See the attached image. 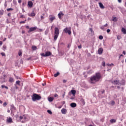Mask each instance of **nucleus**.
<instances>
[{
  "label": "nucleus",
  "instance_id": "nucleus-49",
  "mask_svg": "<svg viewBox=\"0 0 126 126\" xmlns=\"http://www.w3.org/2000/svg\"><path fill=\"white\" fill-rule=\"evenodd\" d=\"M15 89H18V87H17V86L16 85H15Z\"/></svg>",
  "mask_w": 126,
  "mask_h": 126
},
{
  "label": "nucleus",
  "instance_id": "nucleus-31",
  "mask_svg": "<svg viewBox=\"0 0 126 126\" xmlns=\"http://www.w3.org/2000/svg\"><path fill=\"white\" fill-rule=\"evenodd\" d=\"M16 84H17L18 85H20V81H17L16 82Z\"/></svg>",
  "mask_w": 126,
  "mask_h": 126
},
{
  "label": "nucleus",
  "instance_id": "nucleus-19",
  "mask_svg": "<svg viewBox=\"0 0 126 126\" xmlns=\"http://www.w3.org/2000/svg\"><path fill=\"white\" fill-rule=\"evenodd\" d=\"M122 32H123V34H126V30L125 28H122Z\"/></svg>",
  "mask_w": 126,
  "mask_h": 126
},
{
  "label": "nucleus",
  "instance_id": "nucleus-38",
  "mask_svg": "<svg viewBox=\"0 0 126 126\" xmlns=\"http://www.w3.org/2000/svg\"><path fill=\"white\" fill-rule=\"evenodd\" d=\"M0 54L2 57H5V53L2 52V53H1Z\"/></svg>",
  "mask_w": 126,
  "mask_h": 126
},
{
  "label": "nucleus",
  "instance_id": "nucleus-33",
  "mask_svg": "<svg viewBox=\"0 0 126 126\" xmlns=\"http://www.w3.org/2000/svg\"><path fill=\"white\" fill-rule=\"evenodd\" d=\"M2 48H3V51H5V50H6V46L5 45H3Z\"/></svg>",
  "mask_w": 126,
  "mask_h": 126
},
{
  "label": "nucleus",
  "instance_id": "nucleus-22",
  "mask_svg": "<svg viewBox=\"0 0 126 126\" xmlns=\"http://www.w3.org/2000/svg\"><path fill=\"white\" fill-rule=\"evenodd\" d=\"M81 102L83 104V105H85V101L84 100V99L81 98L80 100Z\"/></svg>",
  "mask_w": 126,
  "mask_h": 126
},
{
  "label": "nucleus",
  "instance_id": "nucleus-50",
  "mask_svg": "<svg viewBox=\"0 0 126 126\" xmlns=\"http://www.w3.org/2000/svg\"><path fill=\"white\" fill-rule=\"evenodd\" d=\"M4 5L5 7H6V6H7V4H6V2H5Z\"/></svg>",
  "mask_w": 126,
  "mask_h": 126
},
{
  "label": "nucleus",
  "instance_id": "nucleus-45",
  "mask_svg": "<svg viewBox=\"0 0 126 126\" xmlns=\"http://www.w3.org/2000/svg\"><path fill=\"white\" fill-rule=\"evenodd\" d=\"M117 39H118V40H121V36L120 35H118Z\"/></svg>",
  "mask_w": 126,
  "mask_h": 126
},
{
  "label": "nucleus",
  "instance_id": "nucleus-11",
  "mask_svg": "<svg viewBox=\"0 0 126 126\" xmlns=\"http://www.w3.org/2000/svg\"><path fill=\"white\" fill-rule=\"evenodd\" d=\"M6 121H7V123H9V124L13 122L12 121V118L11 117H7Z\"/></svg>",
  "mask_w": 126,
  "mask_h": 126
},
{
  "label": "nucleus",
  "instance_id": "nucleus-54",
  "mask_svg": "<svg viewBox=\"0 0 126 126\" xmlns=\"http://www.w3.org/2000/svg\"><path fill=\"white\" fill-rule=\"evenodd\" d=\"M65 95V92H64V94H63V98L64 97Z\"/></svg>",
  "mask_w": 126,
  "mask_h": 126
},
{
  "label": "nucleus",
  "instance_id": "nucleus-51",
  "mask_svg": "<svg viewBox=\"0 0 126 126\" xmlns=\"http://www.w3.org/2000/svg\"><path fill=\"white\" fill-rule=\"evenodd\" d=\"M40 18H41V19L43 20V19H44V16H41Z\"/></svg>",
  "mask_w": 126,
  "mask_h": 126
},
{
  "label": "nucleus",
  "instance_id": "nucleus-15",
  "mask_svg": "<svg viewBox=\"0 0 126 126\" xmlns=\"http://www.w3.org/2000/svg\"><path fill=\"white\" fill-rule=\"evenodd\" d=\"M113 84H114V85H120V81L115 80L113 82Z\"/></svg>",
  "mask_w": 126,
  "mask_h": 126
},
{
  "label": "nucleus",
  "instance_id": "nucleus-20",
  "mask_svg": "<svg viewBox=\"0 0 126 126\" xmlns=\"http://www.w3.org/2000/svg\"><path fill=\"white\" fill-rule=\"evenodd\" d=\"M9 82H11V83H12V82H14V80L13 79V78L10 77L9 79Z\"/></svg>",
  "mask_w": 126,
  "mask_h": 126
},
{
  "label": "nucleus",
  "instance_id": "nucleus-18",
  "mask_svg": "<svg viewBox=\"0 0 126 126\" xmlns=\"http://www.w3.org/2000/svg\"><path fill=\"white\" fill-rule=\"evenodd\" d=\"M70 106L72 108H75V107H76V103L74 102L71 103Z\"/></svg>",
  "mask_w": 126,
  "mask_h": 126
},
{
  "label": "nucleus",
  "instance_id": "nucleus-8",
  "mask_svg": "<svg viewBox=\"0 0 126 126\" xmlns=\"http://www.w3.org/2000/svg\"><path fill=\"white\" fill-rule=\"evenodd\" d=\"M36 29H37V27H32L28 31V33H31V32H32V31H35Z\"/></svg>",
  "mask_w": 126,
  "mask_h": 126
},
{
  "label": "nucleus",
  "instance_id": "nucleus-21",
  "mask_svg": "<svg viewBox=\"0 0 126 126\" xmlns=\"http://www.w3.org/2000/svg\"><path fill=\"white\" fill-rule=\"evenodd\" d=\"M53 100H54V98H53L52 97H50L48 98L49 102H53Z\"/></svg>",
  "mask_w": 126,
  "mask_h": 126
},
{
  "label": "nucleus",
  "instance_id": "nucleus-60",
  "mask_svg": "<svg viewBox=\"0 0 126 126\" xmlns=\"http://www.w3.org/2000/svg\"><path fill=\"white\" fill-rule=\"evenodd\" d=\"M121 57H123V54L120 55L119 59H121Z\"/></svg>",
  "mask_w": 126,
  "mask_h": 126
},
{
  "label": "nucleus",
  "instance_id": "nucleus-34",
  "mask_svg": "<svg viewBox=\"0 0 126 126\" xmlns=\"http://www.w3.org/2000/svg\"><path fill=\"white\" fill-rule=\"evenodd\" d=\"M49 33V30H46L45 32V35H48V33Z\"/></svg>",
  "mask_w": 126,
  "mask_h": 126
},
{
  "label": "nucleus",
  "instance_id": "nucleus-35",
  "mask_svg": "<svg viewBox=\"0 0 126 126\" xmlns=\"http://www.w3.org/2000/svg\"><path fill=\"white\" fill-rule=\"evenodd\" d=\"M10 10H13V8H9L7 9V11H10Z\"/></svg>",
  "mask_w": 126,
  "mask_h": 126
},
{
  "label": "nucleus",
  "instance_id": "nucleus-28",
  "mask_svg": "<svg viewBox=\"0 0 126 126\" xmlns=\"http://www.w3.org/2000/svg\"><path fill=\"white\" fill-rule=\"evenodd\" d=\"M60 74V72H58L57 73L55 74L54 75L55 77H57V76H58V75Z\"/></svg>",
  "mask_w": 126,
  "mask_h": 126
},
{
  "label": "nucleus",
  "instance_id": "nucleus-64",
  "mask_svg": "<svg viewBox=\"0 0 126 126\" xmlns=\"http://www.w3.org/2000/svg\"><path fill=\"white\" fill-rule=\"evenodd\" d=\"M126 51H123V54L124 55H126Z\"/></svg>",
  "mask_w": 126,
  "mask_h": 126
},
{
  "label": "nucleus",
  "instance_id": "nucleus-39",
  "mask_svg": "<svg viewBox=\"0 0 126 126\" xmlns=\"http://www.w3.org/2000/svg\"><path fill=\"white\" fill-rule=\"evenodd\" d=\"M58 17L59 19H62V15H61V14H58Z\"/></svg>",
  "mask_w": 126,
  "mask_h": 126
},
{
  "label": "nucleus",
  "instance_id": "nucleus-2",
  "mask_svg": "<svg viewBox=\"0 0 126 126\" xmlns=\"http://www.w3.org/2000/svg\"><path fill=\"white\" fill-rule=\"evenodd\" d=\"M59 35H60V30L58 28H55L54 32V39L56 41L57 39H58V37H59Z\"/></svg>",
  "mask_w": 126,
  "mask_h": 126
},
{
  "label": "nucleus",
  "instance_id": "nucleus-10",
  "mask_svg": "<svg viewBox=\"0 0 126 126\" xmlns=\"http://www.w3.org/2000/svg\"><path fill=\"white\" fill-rule=\"evenodd\" d=\"M28 7H30V8H32V7L33 6V2H32V1H29L28 2Z\"/></svg>",
  "mask_w": 126,
  "mask_h": 126
},
{
  "label": "nucleus",
  "instance_id": "nucleus-36",
  "mask_svg": "<svg viewBox=\"0 0 126 126\" xmlns=\"http://www.w3.org/2000/svg\"><path fill=\"white\" fill-rule=\"evenodd\" d=\"M112 20L113 21H117V17H114L113 19H112Z\"/></svg>",
  "mask_w": 126,
  "mask_h": 126
},
{
  "label": "nucleus",
  "instance_id": "nucleus-52",
  "mask_svg": "<svg viewBox=\"0 0 126 126\" xmlns=\"http://www.w3.org/2000/svg\"><path fill=\"white\" fill-rule=\"evenodd\" d=\"M100 29H101L102 30H104V26L100 27Z\"/></svg>",
  "mask_w": 126,
  "mask_h": 126
},
{
  "label": "nucleus",
  "instance_id": "nucleus-41",
  "mask_svg": "<svg viewBox=\"0 0 126 126\" xmlns=\"http://www.w3.org/2000/svg\"><path fill=\"white\" fill-rule=\"evenodd\" d=\"M59 14H60L61 16H63L64 14L63 13V12H60Z\"/></svg>",
  "mask_w": 126,
  "mask_h": 126
},
{
  "label": "nucleus",
  "instance_id": "nucleus-1",
  "mask_svg": "<svg viewBox=\"0 0 126 126\" xmlns=\"http://www.w3.org/2000/svg\"><path fill=\"white\" fill-rule=\"evenodd\" d=\"M100 78L101 74L100 73H96L95 75L91 77L90 82L92 84H94L95 82H98Z\"/></svg>",
  "mask_w": 126,
  "mask_h": 126
},
{
  "label": "nucleus",
  "instance_id": "nucleus-6",
  "mask_svg": "<svg viewBox=\"0 0 126 126\" xmlns=\"http://www.w3.org/2000/svg\"><path fill=\"white\" fill-rule=\"evenodd\" d=\"M40 55L42 57H50V56L52 55V52L50 51H47L45 52V54L41 53Z\"/></svg>",
  "mask_w": 126,
  "mask_h": 126
},
{
  "label": "nucleus",
  "instance_id": "nucleus-7",
  "mask_svg": "<svg viewBox=\"0 0 126 126\" xmlns=\"http://www.w3.org/2000/svg\"><path fill=\"white\" fill-rule=\"evenodd\" d=\"M55 20H56V17H55V16L53 15H51L50 16H49V20H50L51 23Z\"/></svg>",
  "mask_w": 126,
  "mask_h": 126
},
{
  "label": "nucleus",
  "instance_id": "nucleus-29",
  "mask_svg": "<svg viewBox=\"0 0 126 126\" xmlns=\"http://www.w3.org/2000/svg\"><path fill=\"white\" fill-rule=\"evenodd\" d=\"M3 15V10H0V15Z\"/></svg>",
  "mask_w": 126,
  "mask_h": 126
},
{
  "label": "nucleus",
  "instance_id": "nucleus-53",
  "mask_svg": "<svg viewBox=\"0 0 126 126\" xmlns=\"http://www.w3.org/2000/svg\"><path fill=\"white\" fill-rule=\"evenodd\" d=\"M101 93H102V94H104V93H105V90L102 91Z\"/></svg>",
  "mask_w": 126,
  "mask_h": 126
},
{
  "label": "nucleus",
  "instance_id": "nucleus-55",
  "mask_svg": "<svg viewBox=\"0 0 126 126\" xmlns=\"http://www.w3.org/2000/svg\"><path fill=\"white\" fill-rule=\"evenodd\" d=\"M66 82V80H63V83H65Z\"/></svg>",
  "mask_w": 126,
  "mask_h": 126
},
{
  "label": "nucleus",
  "instance_id": "nucleus-14",
  "mask_svg": "<svg viewBox=\"0 0 126 126\" xmlns=\"http://www.w3.org/2000/svg\"><path fill=\"white\" fill-rule=\"evenodd\" d=\"M10 110H11V112H12L13 111H15V107H14V105H13V104L11 105V106H10Z\"/></svg>",
  "mask_w": 126,
  "mask_h": 126
},
{
  "label": "nucleus",
  "instance_id": "nucleus-25",
  "mask_svg": "<svg viewBox=\"0 0 126 126\" xmlns=\"http://www.w3.org/2000/svg\"><path fill=\"white\" fill-rule=\"evenodd\" d=\"M32 49L33 51H36L37 50V47L35 46H32Z\"/></svg>",
  "mask_w": 126,
  "mask_h": 126
},
{
  "label": "nucleus",
  "instance_id": "nucleus-9",
  "mask_svg": "<svg viewBox=\"0 0 126 126\" xmlns=\"http://www.w3.org/2000/svg\"><path fill=\"white\" fill-rule=\"evenodd\" d=\"M63 31L65 33H68L69 35H70V34H71V31H70V30H68L67 28H65Z\"/></svg>",
  "mask_w": 126,
  "mask_h": 126
},
{
  "label": "nucleus",
  "instance_id": "nucleus-37",
  "mask_svg": "<svg viewBox=\"0 0 126 126\" xmlns=\"http://www.w3.org/2000/svg\"><path fill=\"white\" fill-rule=\"evenodd\" d=\"M99 40H103V36L99 35Z\"/></svg>",
  "mask_w": 126,
  "mask_h": 126
},
{
  "label": "nucleus",
  "instance_id": "nucleus-3",
  "mask_svg": "<svg viewBox=\"0 0 126 126\" xmlns=\"http://www.w3.org/2000/svg\"><path fill=\"white\" fill-rule=\"evenodd\" d=\"M41 96L36 94H34L32 96V100L33 102H35V101H38L41 99Z\"/></svg>",
  "mask_w": 126,
  "mask_h": 126
},
{
  "label": "nucleus",
  "instance_id": "nucleus-32",
  "mask_svg": "<svg viewBox=\"0 0 126 126\" xmlns=\"http://www.w3.org/2000/svg\"><path fill=\"white\" fill-rule=\"evenodd\" d=\"M102 65L103 66H106V63H105V62H103L102 63Z\"/></svg>",
  "mask_w": 126,
  "mask_h": 126
},
{
  "label": "nucleus",
  "instance_id": "nucleus-56",
  "mask_svg": "<svg viewBox=\"0 0 126 126\" xmlns=\"http://www.w3.org/2000/svg\"><path fill=\"white\" fill-rule=\"evenodd\" d=\"M21 1H22V0H18L19 3H21Z\"/></svg>",
  "mask_w": 126,
  "mask_h": 126
},
{
  "label": "nucleus",
  "instance_id": "nucleus-23",
  "mask_svg": "<svg viewBox=\"0 0 126 126\" xmlns=\"http://www.w3.org/2000/svg\"><path fill=\"white\" fill-rule=\"evenodd\" d=\"M18 56H19V57H21V56H22V51H21V50L19 51Z\"/></svg>",
  "mask_w": 126,
  "mask_h": 126
},
{
  "label": "nucleus",
  "instance_id": "nucleus-62",
  "mask_svg": "<svg viewBox=\"0 0 126 126\" xmlns=\"http://www.w3.org/2000/svg\"><path fill=\"white\" fill-rule=\"evenodd\" d=\"M22 12H25V10H24V8L22 9Z\"/></svg>",
  "mask_w": 126,
  "mask_h": 126
},
{
  "label": "nucleus",
  "instance_id": "nucleus-44",
  "mask_svg": "<svg viewBox=\"0 0 126 126\" xmlns=\"http://www.w3.org/2000/svg\"><path fill=\"white\" fill-rule=\"evenodd\" d=\"M20 17V18H24V17H25V16L23 15H21Z\"/></svg>",
  "mask_w": 126,
  "mask_h": 126
},
{
  "label": "nucleus",
  "instance_id": "nucleus-27",
  "mask_svg": "<svg viewBox=\"0 0 126 126\" xmlns=\"http://www.w3.org/2000/svg\"><path fill=\"white\" fill-rule=\"evenodd\" d=\"M2 88H5L6 89H8V87L7 86H5L4 85H2L1 86Z\"/></svg>",
  "mask_w": 126,
  "mask_h": 126
},
{
  "label": "nucleus",
  "instance_id": "nucleus-17",
  "mask_svg": "<svg viewBox=\"0 0 126 126\" xmlns=\"http://www.w3.org/2000/svg\"><path fill=\"white\" fill-rule=\"evenodd\" d=\"M98 4L99 5V7H100L101 9H104V8H105V6H104V5H103V3L101 2H99Z\"/></svg>",
  "mask_w": 126,
  "mask_h": 126
},
{
  "label": "nucleus",
  "instance_id": "nucleus-59",
  "mask_svg": "<svg viewBox=\"0 0 126 126\" xmlns=\"http://www.w3.org/2000/svg\"><path fill=\"white\" fill-rule=\"evenodd\" d=\"M2 45V41H0V46H1Z\"/></svg>",
  "mask_w": 126,
  "mask_h": 126
},
{
  "label": "nucleus",
  "instance_id": "nucleus-57",
  "mask_svg": "<svg viewBox=\"0 0 126 126\" xmlns=\"http://www.w3.org/2000/svg\"><path fill=\"white\" fill-rule=\"evenodd\" d=\"M106 65L108 66H111V64L110 63H107Z\"/></svg>",
  "mask_w": 126,
  "mask_h": 126
},
{
  "label": "nucleus",
  "instance_id": "nucleus-63",
  "mask_svg": "<svg viewBox=\"0 0 126 126\" xmlns=\"http://www.w3.org/2000/svg\"><path fill=\"white\" fill-rule=\"evenodd\" d=\"M54 97H58V94H55L54 95Z\"/></svg>",
  "mask_w": 126,
  "mask_h": 126
},
{
  "label": "nucleus",
  "instance_id": "nucleus-61",
  "mask_svg": "<svg viewBox=\"0 0 126 126\" xmlns=\"http://www.w3.org/2000/svg\"><path fill=\"white\" fill-rule=\"evenodd\" d=\"M118 2L121 3V2H122V0H118Z\"/></svg>",
  "mask_w": 126,
  "mask_h": 126
},
{
  "label": "nucleus",
  "instance_id": "nucleus-13",
  "mask_svg": "<svg viewBox=\"0 0 126 126\" xmlns=\"http://www.w3.org/2000/svg\"><path fill=\"white\" fill-rule=\"evenodd\" d=\"M66 112H67V110H66V109L63 108V109L61 110V113H62V114H63V115H65V114H66Z\"/></svg>",
  "mask_w": 126,
  "mask_h": 126
},
{
  "label": "nucleus",
  "instance_id": "nucleus-42",
  "mask_svg": "<svg viewBox=\"0 0 126 126\" xmlns=\"http://www.w3.org/2000/svg\"><path fill=\"white\" fill-rule=\"evenodd\" d=\"M111 105H112V106L115 105V101L114 100L111 101Z\"/></svg>",
  "mask_w": 126,
  "mask_h": 126
},
{
  "label": "nucleus",
  "instance_id": "nucleus-5",
  "mask_svg": "<svg viewBox=\"0 0 126 126\" xmlns=\"http://www.w3.org/2000/svg\"><path fill=\"white\" fill-rule=\"evenodd\" d=\"M19 119H20V121H21V123H26V122L27 121V117H26V116H25V115H23V116H20L19 117Z\"/></svg>",
  "mask_w": 126,
  "mask_h": 126
},
{
  "label": "nucleus",
  "instance_id": "nucleus-16",
  "mask_svg": "<svg viewBox=\"0 0 126 126\" xmlns=\"http://www.w3.org/2000/svg\"><path fill=\"white\" fill-rule=\"evenodd\" d=\"M28 15H29V16H32L33 17L35 16V15H36V14H35V12H34V11H32L31 14L28 13Z\"/></svg>",
  "mask_w": 126,
  "mask_h": 126
},
{
  "label": "nucleus",
  "instance_id": "nucleus-12",
  "mask_svg": "<svg viewBox=\"0 0 126 126\" xmlns=\"http://www.w3.org/2000/svg\"><path fill=\"white\" fill-rule=\"evenodd\" d=\"M98 55H102L103 54V48H100L98 50Z\"/></svg>",
  "mask_w": 126,
  "mask_h": 126
},
{
  "label": "nucleus",
  "instance_id": "nucleus-30",
  "mask_svg": "<svg viewBox=\"0 0 126 126\" xmlns=\"http://www.w3.org/2000/svg\"><path fill=\"white\" fill-rule=\"evenodd\" d=\"M26 3H27L26 1H25V2H24L22 4V6H25V5H26Z\"/></svg>",
  "mask_w": 126,
  "mask_h": 126
},
{
  "label": "nucleus",
  "instance_id": "nucleus-26",
  "mask_svg": "<svg viewBox=\"0 0 126 126\" xmlns=\"http://www.w3.org/2000/svg\"><path fill=\"white\" fill-rule=\"evenodd\" d=\"M110 122L112 123V124H114V123H116V120L115 119H111L110 120Z\"/></svg>",
  "mask_w": 126,
  "mask_h": 126
},
{
  "label": "nucleus",
  "instance_id": "nucleus-58",
  "mask_svg": "<svg viewBox=\"0 0 126 126\" xmlns=\"http://www.w3.org/2000/svg\"><path fill=\"white\" fill-rule=\"evenodd\" d=\"M26 28H27V29H30V28L29 27V26H26Z\"/></svg>",
  "mask_w": 126,
  "mask_h": 126
},
{
  "label": "nucleus",
  "instance_id": "nucleus-4",
  "mask_svg": "<svg viewBox=\"0 0 126 126\" xmlns=\"http://www.w3.org/2000/svg\"><path fill=\"white\" fill-rule=\"evenodd\" d=\"M70 96L71 95V94L73 95L72 96L70 97V100H74L75 99V94H76V91L74 90H72L69 93Z\"/></svg>",
  "mask_w": 126,
  "mask_h": 126
},
{
  "label": "nucleus",
  "instance_id": "nucleus-43",
  "mask_svg": "<svg viewBox=\"0 0 126 126\" xmlns=\"http://www.w3.org/2000/svg\"><path fill=\"white\" fill-rule=\"evenodd\" d=\"M3 107H6V106L7 105V103L6 102H4L3 104Z\"/></svg>",
  "mask_w": 126,
  "mask_h": 126
},
{
  "label": "nucleus",
  "instance_id": "nucleus-46",
  "mask_svg": "<svg viewBox=\"0 0 126 126\" xmlns=\"http://www.w3.org/2000/svg\"><path fill=\"white\" fill-rule=\"evenodd\" d=\"M111 30L110 29H107L106 31L107 33H110Z\"/></svg>",
  "mask_w": 126,
  "mask_h": 126
},
{
  "label": "nucleus",
  "instance_id": "nucleus-48",
  "mask_svg": "<svg viewBox=\"0 0 126 126\" xmlns=\"http://www.w3.org/2000/svg\"><path fill=\"white\" fill-rule=\"evenodd\" d=\"M78 49H81V48H82V46H81V45H80L78 46Z\"/></svg>",
  "mask_w": 126,
  "mask_h": 126
},
{
  "label": "nucleus",
  "instance_id": "nucleus-47",
  "mask_svg": "<svg viewBox=\"0 0 126 126\" xmlns=\"http://www.w3.org/2000/svg\"><path fill=\"white\" fill-rule=\"evenodd\" d=\"M71 46V44H68L67 45V48H68L69 49V48H70Z\"/></svg>",
  "mask_w": 126,
  "mask_h": 126
},
{
  "label": "nucleus",
  "instance_id": "nucleus-40",
  "mask_svg": "<svg viewBox=\"0 0 126 126\" xmlns=\"http://www.w3.org/2000/svg\"><path fill=\"white\" fill-rule=\"evenodd\" d=\"M47 112L48 113V114H50V115H52V111L51 110H47Z\"/></svg>",
  "mask_w": 126,
  "mask_h": 126
},
{
  "label": "nucleus",
  "instance_id": "nucleus-24",
  "mask_svg": "<svg viewBox=\"0 0 126 126\" xmlns=\"http://www.w3.org/2000/svg\"><path fill=\"white\" fill-rule=\"evenodd\" d=\"M89 30L91 32V33L92 34V35H94V32L93 31V29L90 28Z\"/></svg>",
  "mask_w": 126,
  "mask_h": 126
}]
</instances>
